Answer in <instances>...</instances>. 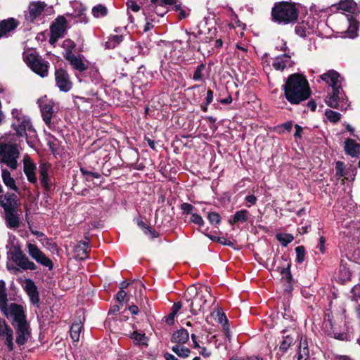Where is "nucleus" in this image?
I'll list each match as a JSON object with an SVG mask.
<instances>
[{"mask_svg":"<svg viewBox=\"0 0 360 360\" xmlns=\"http://www.w3.org/2000/svg\"><path fill=\"white\" fill-rule=\"evenodd\" d=\"M46 4L44 1H32L29 4L28 6V15L25 14V18L27 21L34 22V21L38 18L44 11Z\"/></svg>","mask_w":360,"mask_h":360,"instance_id":"9b49d317","label":"nucleus"},{"mask_svg":"<svg viewBox=\"0 0 360 360\" xmlns=\"http://www.w3.org/2000/svg\"><path fill=\"white\" fill-rule=\"evenodd\" d=\"M152 7L157 8L158 6L162 7L165 5H174L175 4V0H150Z\"/></svg>","mask_w":360,"mask_h":360,"instance_id":"603ef678","label":"nucleus"},{"mask_svg":"<svg viewBox=\"0 0 360 360\" xmlns=\"http://www.w3.org/2000/svg\"><path fill=\"white\" fill-rule=\"evenodd\" d=\"M8 319L11 320L12 326L27 322V315L22 305L18 303H11L10 310L8 311Z\"/></svg>","mask_w":360,"mask_h":360,"instance_id":"423d86ee","label":"nucleus"},{"mask_svg":"<svg viewBox=\"0 0 360 360\" xmlns=\"http://www.w3.org/2000/svg\"><path fill=\"white\" fill-rule=\"evenodd\" d=\"M17 196L14 193H7L4 195V199L6 201V203L10 202V205H14L15 207Z\"/></svg>","mask_w":360,"mask_h":360,"instance_id":"052dcab7","label":"nucleus"},{"mask_svg":"<svg viewBox=\"0 0 360 360\" xmlns=\"http://www.w3.org/2000/svg\"><path fill=\"white\" fill-rule=\"evenodd\" d=\"M292 126H293L292 121H288L286 122L281 124V125H278L277 127V128L281 129V131L279 133H284L285 131L290 132V131L292 130Z\"/></svg>","mask_w":360,"mask_h":360,"instance_id":"13d9d810","label":"nucleus"},{"mask_svg":"<svg viewBox=\"0 0 360 360\" xmlns=\"http://www.w3.org/2000/svg\"><path fill=\"white\" fill-rule=\"evenodd\" d=\"M296 253V262L299 264H302L305 259V248L303 245H300L295 248Z\"/></svg>","mask_w":360,"mask_h":360,"instance_id":"de8ad7c7","label":"nucleus"},{"mask_svg":"<svg viewBox=\"0 0 360 360\" xmlns=\"http://www.w3.org/2000/svg\"><path fill=\"white\" fill-rule=\"evenodd\" d=\"M207 219L209 222L214 226H216L221 222V217L219 214L215 212H208Z\"/></svg>","mask_w":360,"mask_h":360,"instance_id":"3c124183","label":"nucleus"},{"mask_svg":"<svg viewBox=\"0 0 360 360\" xmlns=\"http://www.w3.org/2000/svg\"><path fill=\"white\" fill-rule=\"evenodd\" d=\"M27 248L30 256L34 260H36L42 252V251L35 244L30 243H27Z\"/></svg>","mask_w":360,"mask_h":360,"instance_id":"a19ab883","label":"nucleus"},{"mask_svg":"<svg viewBox=\"0 0 360 360\" xmlns=\"http://www.w3.org/2000/svg\"><path fill=\"white\" fill-rule=\"evenodd\" d=\"M276 238L283 246L286 247L294 240V236L291 233H278L276 235Z\"/></svg>","mask_w":360,"mask_h":360,"instance_id":"f704fd0d","label":"nucleus"},{"mask_svg":"<svg viewBox=\"0 0 360 360\" xmlns=\"http://www.w3.org/2000/svg\"><path fill=\"white\" fill-rule=\"evenodd\" d=\"M338 9L347 11L352 14L359 13L356 3L354 0H344L338 4Z\"/></svg>","mask_w":360,"mask_h":360,"instance_id":"bb28decb","label":"nucleus"},{"mask_svg":"<svg viewBox=\"0 0 360 360\" xmlns=\"http://www.w3.org/2000/svg\"><path fill=\"white\" fill-rule=\"evenodd\" d=\"M1 177L4 184L10 189L18 192L19 188L15 185V179L11 176L10 172L7 169H2Z\"/></svg>","mask_w":360,"mask_h":360,"instance_id":"c756f323","label":"nucleus"},{"mask_svg":"<svg viewBox=\"0 0 360 360\" xmlns=\"http://www.w3.org/2000/svg\"><path fill=\"white\" fill-rule=\"evenodd\" d=\"M281 259L285 262H288L287 266L282 268L278 267V271H279L280 274H281L283 279H285L287 283H291L292 281V276L290 272V260L288 259V257H285L284 255L281 257Z\"/></svg>","mask_w":360,"mask_h":360,"instance_id":"c85d7f7f","label":"nucleus"},{"mask_svg":"<svg viewBox=\"0 0 360 360\" xmlns=\"http://www.w3.org/2000/svg\"><path fill=\"white\" fill-rule=\"evenodd\" d=\"M342 98L340 96H335L333 94H330L326 100V104L333 108H338L339 107V101Z\"/></svg>","mask_w":360,"mask_h":360,"instance_id":"c03bdc74","label":"nucleus"},{"mask_svg":"<svg viewBox=\"0 0 360 360\" xmlns=\"http://www.w3.org/2000/svg\"><path fill=\"white\" fill-rule=\"evenodd\" d=\"M40 110L44 123L50 127L53 114V105L51 103H44L40 105Z\"/></svg>","mask_w":360,"mask_h":360,"instance_id":"a878e982","label":"nucleus"},{"mask_svg":"<svg viewBox=\"0 0 360 360\" xmlns=\"http://www.w3.org/2000/svg\"><path fill=\"white\" fill-rule=\"evenodd\" d=\"M12 128L18 137L25 136L27 143L33 147L37 139V131L29 119L22 117L17 118V122L12 124Z\"/></svg>","mask_w":360,"mask_h":360,"instance_id":"7ed1b4c3","label":"nucleus"},{"mask_svg":"<svg viewBox=\"0 0 360 360\" xmlns=\"http://www.w3.org/2000/svg\"><path fill=\"white\" fill-rule=\"evenodd\" d=\"M92 14L94 17L96 18H98L100 17H105L108 15V9L105 6L102 4H98L93 7Z\"/></svg>","mask_w":360,"mask_h":360,"instance_id":"4c0bfd02","label":"nucleus"},{"mask_svg":"<svg viewBox=\"0 0 360 360\" xmlns=\"http://www.w3.org/2000/svg\"><path fill=\"white\" fill-rule=\"evenodd\" d=\"M5 214L6 222L8 227L11 229H17L19 227L20 219L16 212L15 206L6 211Z\"/></svg>","mask_w":360,"mask_h":360,"instance_id":"f3484780","label":"nucleus"},{"mask_svg":"<svg viewBox=\"0 0 360 360\" xmlns=\"http://www.w3.org/2000/svg\"><path fill=\"white\" fill-rule=\"evenodd\" d=\"M36 165L30 160H24L23 171L27 180L32 184H37V178L35 174Z\"/></svg>","mask_w":360,"mask_h":360,"instance_id":"a211bd4d","label":"nucleus"},{"mask_svg":"<svg viewBox=\"0 0 360 360\" xmlns=\"http://www.w3.org/2000/svg\"><path fill=\"white\" fill-rule=\"evenodd\" d=\"M3 323L4 324V330L2 331V333L4 334V335L6 336L5 344L7 345L8 350L9 352H11L14 349L13 342V331L12 328L6 323V321H4Z\"/></svg>","mask_w":360,"mask_h":360,"instance_id":"7c9ffc66","label":"nucleus"},{"mask_svg":"<svg viewBox=\"0 0 360 360\" xmlns=\"http://www.w3.org/2000/svg\"><path fill=\"white\" fill-rule=\"evenodd\" d=\"M186 292L188 294L195 293V296L190 304V307L191 312L193 314L196 315L203 310L204 305L206 304L207 300H205L202 291H196V289L193 286L188 287Z\"/></svg>","mask_w":360,"mask_h":360,"instance_id":"0eeeda50","label":"nucleus"},{"mask_svg":"<svg viewBox=\"0 0 360 360\" xmlns=\"http://www.w3.org/2000/svg\"><path fill=\"white\" fill-rule=\"evenodd\" d=\"M49 167L46 163L41 164L39 167L40 184L46 192L52 190V183L48 173Z\"/></svg>","mask_w":360,"mask_h":360,"instance_id":"ddd939ff","label":"nucleus"},{"mask_svg":"<svg viewBox=\"0 0 360 360\" xmlns=\"http://www.w3.org/2000/svg\"><path fill=\"white\" fill-rule=\"evenodd\" d=\"M82 327L83 326L81 321L75 322L72 324L70 329V335L74 342H78L79 340L80 333Z\"/></svg>","mask_w":360,"mask_h":360,"instance_id":"473e14b6","label":"nucleus"},{"mask_svg":"<svg viewBox=\"0 0 360 360\" xmlns=\"http://www.w3.org/2000/svg\"><path fill=\"white\" fill-rule=\"evenodd\" d=\"M217 243L219 244H221L223 245H226V246H229L231 248H233V246H234V244L233 242L227 240L226 238H225L224 237H219V238H217Z\"/></svg>","mask_w":360,"mask_h":360,"instance_id":"774afa93","label":"nucleus"},{"mask_svg":"<svg viewBox=\"0 0 360 360\" xmlns=\"http://www.w3.org/2000/svg\"><path fill=\"white\" fill-rule=\"evenodd\" d=\"M332 93L333 95H335V96H340L341 98H342V94H344L342 89V87H341V84L340 83L337 84V85H334V86H332Z\"/></svg>","mask_w":360,"mask_h":360,"instance_id":"e2e57ef3","label":"nucleus"},{"mask_svg":"<svg viewBox=\"0 0 360 360\" xmlns=\"http://www.w3.org/2000/svg\"><path fill=\"white\" fill-rule=\"evenodd\" d=\"M309 357V349L307 338L302 335L297 351V360H307Z\"/></svg>","mask_w":360,"mask_h":360,"instance_id":"412c9836","label":"nucleus"},{"mask_svg":"<svg viewBox=\"0 0 360 360\" xmlns=\"http://www.w3.org/2000/svg\"><path fill=\"white\" fill-rule=\"evenodd\" d=\"M205 69V65L204 63H201L198 65L194 71L193 79L194 81H201L203 79L204 75L203 71Z\"/></svg>","mask_w":360,"mask_h":360,"instance_id":"a18cd8bd","label":"nucleus"},{"mask_svg":"<svg viewBox=\"0 0 360 360\" xmlns=\"http://www.w3.org/2000/svg\"><path fill=\"white\" fill-rule=\"evenodd\" d=\"M24 60L27 65L38 75L41 77L48 75L49 63L41 58L39 55L33 53H28Z\"/></svg>","mask_w":360,"mask_h":360,"instance_id":"20e7f679","label":"nucleus"},{"mask_svg":"<svg viewBox=\"0 0 360 360\" xmlns=\"http://www.w3.org/2000/svg\"><path fill=\"white\" fill-rule=\"evenodd\" d=\"M190 221L191 223L197 224V225H198L200 226H203L204 224H205V221H204L202 217L200 215H199L198 214H197V213H193L191 214V219H190Z\"/></svg>","mask_w":360,"mask_h":360,"instance_id":"6e6d98bb","label":"nucleus"},{"mask_svg":"<svg viewBox=\"0 0 360 360\" xmlns=\"http://www.w3.org/2000/svg\"><path fill=\"white\" fill-rule=\"evenodd\" d=\"M189 340V334L186 329L181 328L174 331L171 337V342L173 343L184 345Z\"/></svg>","mask_w":360,"mask_h":360,"instance_id":"393cba45","label":"nucleus"},{"mask_svg":"<svg viewBox=\"0 0 360 360\" xmlns=\"http://www.w3.org/2000/svg\"><path fill=\"white\" fill-rule=\"evenodd\" d=\"M55 80L56 86L61 91L68 92L72 88V82L68 72L61 68L56 70Z\"/></svg>","mask_w":360,"mask_h":360,"instance_id":"6e6552de","label":"nucleus"},{"mask_svg":"<svg viewBox=\"0 0 360 360\" xmlns=\"http://www.w3.org/2000/svg\"><path fill=\"white\" fill-rule=\"evenodd\" d=\"M123 41L122 35H112L109 37L108 40L105 42V47L107 49H114Z\"/></svg>","mask_w":360,"mask_h":360,"instance_id":"c9c22d12","label":"nucleus"},{"mask_svg":"<svg viewBox=\"0 0 360 360\" xmlns=\"http://www.w3.org/2000/svg\"><path fill=\"white\" fill-rule=\"evenodd\" d=\"M67 20L63 15H59L50 26V32L63 37L66 30Z\"/></svg>","mask_w":360,"mask_h":360,"instance_id":"dca6fc26","label":"nucleus"},{"mask_svg":"<svg viewBox=\"0 0 360 360\" xmlns=\"http://www.w3.org/2000/svg\"><path fill=\"white\" fill-rule=\"evenodd\" d=\"M24 290L28 295L30 302L32 304L38 305L40 302L39 292L34 281L31 278H26Z\"/></svg>","mask_w":360,"mask_h":360,"instance_id":"f8f14e48","label":"nucleus"},{"mask_svg":"<svg viewBox=\"0 0 360 360\" xmlns=\"http://www.w3.org/2000/svg\"><path fill=\"white\" fill-rule=\"evenodd\" d=\"M349 25L347 30L348 33V36L350 38H355L358 35L359 30V22L358 21L354 18L352 16L349 18Z\"/></svg>","mask_w":360,"mask_h":360,"instance_id":"72a5a7b5","label":"nucleus"},{"mask_svg":"<svg viewBox=\"0 0 360 360\" xmlns=\"http://www.w3.org/2000/svg\"><path fill=\"white\" fill-rule=\"evenodd\" d=\"M127 6L128 8H130L134 12H137L140 10V6L134 0H129L127 2Z\"/></svg>","mask_w":360,"mask_h":360,"instance_id":"69168bd1","label":"nucleus"},{"mask_svg":"<svg viewBox=\"0 0 360 360\" xmlns=\"http://www.w3.org/2000/svg\"><path fill=\"white\" fill-rule=\"evenodd\" d=\"M250 212L247 210H240L235 212L233 215L232 219L229 220V223L231 225H233L238 223H245L246 222L250 217Z\"/></svg>","mask_w":360,"mask_h":360,"instance_id":"cd10ccee","label":"nucleus"},{"mask_svg":"<svg viewBox=\"0 0 360 360\" xmlns=\"http://www.w3.org/2000/svg\"><path fill=\"white\" fill-rule=\"evenodd\" d=\"M295 63L291 59L289 52L278 56L273 59L272 67L277 71L283 72L286 68H292Z\"/></svg>","mask_w":360,"mask_h":360,"instance_id":"1a4fd4ad","label":"nucleus"},{"mask_svg":"<svg viewBox=\"0 0 360 360\" xmlns=\"http://www.w3.org/2000/svg\"><path fill=\"white\" fill-rule=\"evenodd\" d=\"M335 339L342 341H349L350 340V336L347 333H334L333 335Z\"/></svg>","mask_w":360,"mask_h":360,"instance_id":"bf43d9fd","label":"nucleus"},{"mask_svg":"<svg viewBox=\"0 0 360 360\" xmlns=\"http://www.w3.org/2000/svg\"><path fill=\"white\" fill-rule=\"evenodd\" d=\"M1 162H4L7 165L12 169H15L18 166L17 158H10L4 160H1Z\"/></svg>","mask_w":360,"mask_h":360,"instance_id":"680f3d73","label":"nucleus"},{"mask_svg":"<svg viewBox=\"0 0 360 360\" xmlns=\"http://www.w3.org/2000/svg\"><path fill=\"white\" fill-rule=\"evenodd\" d=\"M320 77L323 82L331 86L340 83V75L334 70H328L327 72L321 75Z\"/></svg>","mask_w":360,"mask_h":360,"instance_id":"b1692460","label":"nucleus"},{"mask_svg":"<svg viewBox=\"0 0 360 360\" xmlns=\"http://www.w3.org/2000/svg\"><path fill=\"white\" fill-rule=\"evenodd\" d=\"M325 115L327 119L333 123L338 122L341 118V114L337 111H333L332 110H326L325 112Z\"/></svg>","mask_w":360,"mask_h":360,"instance_id":"37998d69","label":"nucleus"},{"mask_svg":"<svg viewBox=\"0 0 360 360\" xmlns=\"http://www.w3.org/2000/svg\"><path fill=\"white\" fill-rule=\"evenodd\" d=\"M307 23H306L304 20L301 22H298L295 27V32L297 35L300 37H307Z\"/></svg>","mask_w":360,"mask_h":360,"instance_id":"79ce46f5","label":"nucleus"},{"mask_svg":"<svg viewBox=\"0 0 360 360\" xmlns=\"http://www.w3.org/2000/svg\"><path fill=\"white\" fill-rule=\"evenodd\" d=\"M89 243L81 240L75 248V257L78 260H84L89 257Z\"/></svg>","mask_w":360,"mask_h":360,"instance_id":"4be33fe9","label":"nucleus"},{"mask_svg":"<svg viewBox=\"0 0 360 360\" xmlns=\"http://www.w3.org/2000/svg\"><path fill=\"white\" fill-rule=\"evenodd\" d=\"M136 47L139 49V54L141 55H148L149 53L150 48L147 46L144 45V46L141 44V42L137 43Z\"/></svg>","mask_w":360,"mask_h":360,"instance_id":"0e129e2a","label":"nucleus"},{"mask_svg":"<svg viewBox=\"0 0 360 360\" xmlns=\"http://www.w3.org/2000/svg\"><path fill=\"white\" fill-rule=\"evenodd\" d=\"M214 92L212 89H209L207 91L206 97L205 101L200 104V108L203 112H207L208 105L213 101Z\"/></svg>","mask_w":360,"mask_h":360,"instance_id":"ea45409f","label":"nucleus"},{"mask_svg":"<svg viewBox=\"0 0 360 360\" xmlns=\"http://www.w3.org/2000/svg\"><path fill=\"white\" fill-rule=\"evenodd\" d=\"M17 336L15 342L19 346L24 345L30 336V326L29 322L13 326Z\"/></svg>","mask_w":360,"mask_h":360,"instance_id":"9d476101","label":"nucleus"},{"mask_svg":"<svg viewBox=\"0 0 360 360\" xmlns=\"http://www.w3.org/2000/svg\"><path fill=\"white\" fill-rule=\"evenodd\" d=\"M11 259L23 270L34 271L37 265L26 256L20 245H14L9 252Z\"/></svg>","mask_w":360,"mask_h":360,"instance_id":"39448f33","label":"nucleus"},{"mask_svg":"<svg viewBox=\"0 0 360 360\" xmlns=\"http://www.w3.org/2000/svg\"><path fill=\"white\" fill-rule=\"evenodd\" d=\"M300 10L294 2H276L271 8V20L278 25H295L297 22Z\"/></svg>","mask_w":360,"mask_h":360,"instance_id":"f03ea898","label":"nucleus"},{"mask_svg":"<svg viewBox=\"0 0 360 360\" xmlns=\"http://www.w3.org/2000/svg\"><path fill=\"white\" fill-rule=\"evenodd\" d=\"M19 25V22L13 18H9L0 21V38L8 37V34L15 30Z\"/></svg>","mask_w":360,"mask_h":360,"instance_id":"4468645a","label":"nucleus"},{"mask_svg":"<svg viewBox=\"0 0 360 360\" xmlns=\"http://www.w3.org/2000/svg\"><path fill=\"white\" fill-rule=\"evenodd\" d=\"M0 309L5 316H8V311L10 310V304H8L7 296L0 297Z\"/></svg>","mask_w":360,"mask_h":360,"instance_id":"864d4df0","label":"nucleus"},{"mask_svg":"<svg viewBox=\"0 0 360 360\" xmlns=\"http://www.w3.org/2000/svg\"><path fill=\"white\" fill-rule=\"evenodd\" d=\"M345 151L346 154L352 157L359 158L360 156V144L354 139H347L345 142Z\"/></svg>","mask_w":360,"mask_h":360,"instance_id":"aec40b11","label":"nucleus"},{"mask_svg":"<svg viewBox=\"0 0 360 360\" xmlns=\"http://www.w3.org/2000/svg\"><path fill=\"white\" fill-rule=\"evenodd\" d=\"M75 46L76 44L72 40L65 39L63 43V47L66 49V53L63 55V56L73 55L74 53H72V51Z\"/></svg>","mask_w":360,"mask_h":360,"instance_id":"49530a36","label":"nucleus"},{"mask_svg":"<svg viewBox=\"0 0 360 360\" xmlns=\"http://www.w3.org/2000/svg\"><path fill=\"white\" fill-rule=\"evenodd\" d=\"M80 172L84 176H89L96 179H99L101 176L98 172H92L83 167H80Z\"/></svg>","mask_w":360,"mask_h":360,"instance_id":"4d7b16f0","label":"nucleus"},{"mask_svg":"<svg viewBox=\"0 0 360 360\" xmlns=\"http://www.w3.org/2000/svg\"><path fill=\"white\" fill-rule=\"evenodd\" d=\"M295 342L294 336L292 334H288L286 335H283V340L281 341L279 345V351L281 352V354L278 352L276 353L277 359H280L283 354L288 352L289 347L293 345Z\"/></svg>","mask_w":360,"mask_h":360,"instance_id":"5701e85b","label":"nucleus"},{"mask_svg":"<svg viewBox=\"0 0 360 360\" xmlns=\"http://www.w3.org/2000/svg\"><path fill=\"white\" fill-rule=\"evenodd\" d=\"M130 338L136 342V344L145 345L144 341L146 340L145 333H140L138 331H134Z\"/></svg>","mask_w":360,"mask_h":360,"instance_id":"8fccbe9b","label":"nucleus"},{"mask_svg":"<svg viewBox=\"0 0 360 360\" xmlns=\"http://www.w3.org/2000/svg\"><path fill=\"white\" fill-rule=\"evenodd\" d=\"M345 163L342 161H337L335 162V176L338 179L345 176L347 173L345 171Z\"/></svg>","mask_w":360,"mask_h":360,"instance_id":"09e8293b","label":"nucleus"},{"mask_svg":"<svg viewBox=\"0 0 360 360\" xmlns=\"http://www.w3.org/2000/svg\"><path fill=\"white\" fill-rule=\"evenodd\" d=\"M0 155L2 157L1 160L18 158L19 150L16 144L5 143L0 146Z\"/></svg>","mask_w":360,"mask_h":360,"instance_id":"2eb2a0df","label":"nucleus"},{"mask_svg":"<svg viewBox=\"0 0 360 360\" xmlns=\"http://www.w3.org/2000/svg\"><path fill=\"white\" fill-rule=\"evenodd\" d=\"M283 96L291 105H298L307 101L311 95L307 77L303 73L290 75L282 86Z\"/></svg>","mask_w":360,"mask_h":360,"instance_id":"f257e3e1","label":"nucleus"},{"mask_svg":"<svg viewBox=\"0 0 360 360\" xmlns=\"http://www.w3.org/2000/svg\"><path fill=\"white\" fill-rule=\"evenodd\" d=\"M172 350L179 357L186 358L191 354V349L186 347H179V345H176L172 347Z\"/></svg>","mask_w":360,"mask_h":360,"instance_id":"58836bf2","label":"nucleus"},{"mask_svg":"<svg viewBox=\"0 0 360 360\" xmlns=\"http://www.w3.org/2000/svg\"><path fill=\"white\" fill-rule=\"evenodd\" d=\"M180 209L182 210L184 214H192L195 207L190 203L184 202L181 205Z\"/></svg>","mask_w":360,"mask_h":360,"instance_id":"5fc2aeb1","label":"nucleus"},{"mask_svg":"<svg viewBox=\"0 0 360 360\" xmlns=\"http://www.w3.org/2000/svg\"><path fill=\"white\" fill-rule=\"evenodd\" d=\"M37 263L41 265L46 266L49 269V270H52L53 269V263L51 259L46 256V255L42 252L41 255L37 257L35 260Z\"/></svg>","mask_w":360,"mask_h":360,"instance_id":"e433bc0d","label":"nucleus"},{"mask_svg":"<svg viewBox=\"0 0 360 360\" xmlns=\"http://www.w3.org/2000/svg\"><path fill=\"white\" fill-rule=\"evenodd\" d=\"M186 34L189 36L186 41L187 47L189 50L200 51V46H198V34L194 32H188L186 31Z\"/></svg>","mask_w":360,"mask_h":360,"instance_id":"2f4dec72","label":"nucleus"},{"mask_svg":"<svg viewBox=\"0 0 360 360\" xmlns=\"http://www.w3.org/2000/svg\"><path fill=\"white\" fill-rule=\"evenodd\" d=\"M64 58L69 62L73 69L79 72L88 70V66L83 62L79 56H76L73 54L72 56H64Z\"/></svg>","mask_w":360,"mask_h":360,"instance_id":"6ab92c4d","label":"nucleus"},{"mask_svg":"<svg viewBox=\"0 0 360 360\" xmlns=\"http://www.w3.org/2000/svg\"><path fill=\"white\" fill-rule=\"evenodd\" d=\"M245 200L247 202L250 203V205H247L246 206L248 207H250L251 205H253L256 204L257 199V197L255 195L250 194V195H248L245 197Z\"/></svg>","mask_w":360,"mask_h":360,"instance_id":"338daca9","label":"nucleus"}]
</instances>
